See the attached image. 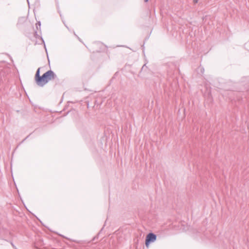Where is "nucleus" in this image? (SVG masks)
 <instances>
[{"label": "nucleus", "mask_w": 249, "mask_h": 249, "mask_svg": "<svg viewBox=\"0 0 249 249\" xmlns=\"http://www.w3.org/2000/svg\"><path fill=\"white\" fill-rule=\"evenodd\" d=\"M41 68H38L37 70L35 76V80L36 84L40 87H43L49 81L55 80L57 78V75L52 70H49L44 73L42 76L40 75V70Z\"/></svg>", "instance_id": "obj_1"}, {"label": "nucleus", "mask_w": 249, "mask_h": 249, "mask_svg": "<svg viewBox=\"0 0 249 249\" xmlns=\"http://www.w3.org/2000/svg\"><path fill=\"white\" fill-rule=\"evenodd\" d=\"M157 239V235L152 233L150 232L148 233L146 236L145 239V246L146 247H148L150 243L155 242Z\"/></svg>", "instance_id": "obj_2"}, {"label": "nucleus", "mask_w": 249, "mask_h": 249, "mask_svg": "<svg viewBox=\"0 0 249 249\" xmlns=\"http://www.w3.org/2000/svg\"><path fill=\"white\" fill-rule=\"evenodd\" d=\"M11 244V245H12V246L13 247V248L15 249H18L17 248V247L14 245V244H13V243L12 242V241H10L9 242Z\"/></svg>", "instance_id": "obj_3"}, {"label": "nucleus", "mask_w": 249, "mask_h": 249, "mask_svg": "<svg viewBox=\"0 0 249 249\" xmlns=\"http://www.w3.org/2000/svg\"><path fill=\"white\" fill-rule=\"evenodd\" d=\"M36 28H37V29H38V26H39V28H40L41 22H40V21H38V22L36 23Z\"/></svg>", "instance_id": "obj_4"}, {"label": "nucleus", "mask_w": 249, "mask_h": 249, "mask_svg": "<svg viewBox=\"0 0 249 249\" xmlns=\"http://www.w3.org/2000/svg\"><path fill=\"white\" fill-rule=\"evenodd\" d=\"M194 2L195 3H196L198 2V0H194Z\"/></svg>", "instance_id": "obj_5"}, {"label": "nucleus", "mask_w": 249, "mask_h": 249, "mask_svg": "<svg viewBox=\"0 0 249 249\" xmlns=\"http://www.w3.org/2000/svg\"><path fill=\"white\" fill-rule=\"evenodd\" d=\"M149 0H144L145 2H147Z\"/></svg>", "instance_id": "obj_6"}, {"label": "nucleus", "mask_w": 249, "mask_h": 249, "mask_svg": "<svg viewBox=\"0 0 249 249\" xmlns=\"http://www.w3.org/2000/svg\"><path fill=\"white\" fill-rule=\"evenodd\" d=\"M145 66V65H144L142 66V69H143V68H144V67Z\"/></svg>", "instance_id": "obj_7"}]
</instances>
